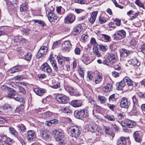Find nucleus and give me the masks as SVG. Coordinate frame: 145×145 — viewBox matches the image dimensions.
<instances>
[{"label": "nucleus", "mask_w": 145, "mask_h": 145, "mask_svg": "<svg viewBox=\"0 0 145 145\" xmlns=\"http://www.w3.org/2000/svg\"><path fill=\"white\" fill-rule=\"evenodd\" d=\"M126 35V32L123 30H117L112 36L114 40H119L124 38Z\"/></svg>", "instance_id": "1"}, {"label": "nucleus", "mask_w": 145, "mask_h": 145, "mask_svg": "<svg viewBox=\"0 0 145 145\" xmlns=\"http://www.w3.org/2000/svg\"><path fill=\"white\" fill-rule=\"evenodd\" d=\"M80 128L77 126H71L69 128V130L71 133V136L75 138H77L79 137L81 131Z\"/></svg>", "instance_id": "2"}, {"label": "nucleus", "mask_w": 145, "mask_h": 145, "mask_svg": "<svg viewBox=\"0 0 145 145\" xmlns=\"http://www.w3.org/2000/svg\"><path fill=\"white\" fill-rule=\"evenodd\" d=\"M56 99L59 103L63 104L67 103L69 100L68 97L63 94L57 95L56 96Z\"/></svg>", "instance_id": "3"}, {"label": "nucleus", "mask_w": 145, "mask_h": 145, "mask_svg": "<svg viewBox=\"0 0 145 145\" xmlns=\"http://www.w3.org/2000/svg\"><path fill=\"white\" fill-rule=\"evenodd\" d=\"M54 137L56 140L58 142H61L64 138L63 132L61 130H55L53 131Z\"/></svg>", "instance_id": "4"}, {"label": "nucleus", "mask_w": 145, "mask_h": 145, "mask_svg": "<svg viewBox=\"0 0 145 145\" xmlns=\"http://www.w3.org/2000/svg\"><path fill=\"white\" fill-rule=\"evenodd\" d=\"M45 9L46 10V14H48V18L50 22L55 21L59 18L56 14L52 13V11L50 10L49 8H46Z\"/></svg>", "instance_id": "5"}, {"label": "nucleus", "mask_w": 145, "mask_h": 145, "mask_svg": "<svg viewBox=\"0 0 145 145\" xmlns=\"http://www.w3.org/2000/svg\"><path fill=\"white\" fill-rule=\"evenodd\" d=\"M50 132L48 130L42 129L40 131V136L44 140L48 141L50 138Z\"/></svg>", "instance_id": "6"}, {"label": "nucleus", "mask_w": 145, "mask_h": 145, "mask_svg": "<svg viewBox=\"0 0 145 145\" xmlns=\"http://www.w3.org/2000/svg\"><path fill=\"white\" fill-rule=\"evenodd\" d=\"M121 124L123 127L127 126L129 128H131L135 126L136 123L133 121L127 119L122 121Z\"/></svg>", "instance_id": "7"}, {"label": "nucleus", "mask_w": 145, "mask_h": 145, "mask_svg": "<svg viewBox=\"0 0 145 145\" xmlns=\"http://www.w3.org/2000/svg\"><path fill=\"white\" fill-rule=\"evenodd\" d=\"M95 58L93 59L90 57L88 54H84L81 57V59L84 63L87 65L91 62Z\"/></svg>", "instance_id": "8"}, {"label": "nucleus", "mask_w": 145, "mask_h": 145, "mask_svg": "<svg viewBox=\"0 0 145 145\" xmlns=\"http://www.w3.org/2000/svg\"><path fill=\"white\" fill-rule=\"evenodd\" d=\"M48 48L46 46H42L37 53V58H39L42 56L46 54L47 52Z\"/></svg>", "instance_id": "9"}, {"label": "nucleus", "mask_w": 145, "mask_h": 145, "mask_svg": "<svg viewBox=\"0 0 145 145\" xmlns=\"http://www.w3.org/2000/svg\"><path fill=\"white\" fill-rule=\"evenodd\" d=\"M75 19V17L72 14H69L65 17L64 22L66 24H70L72 23Z\"/></svg>", "instance_id": "10"}, {"label": "nucleus", "mask_w": 145, "mask_h": 145, "mask_svg": "<svg viewBox=\"0 0 145 145\" xmlns=\"http://www.w3.org/2000/svg\"><path fill=\"white\" fill-rule=\"evenodd\" d=\"M133 137L135 141L138 142H140L142 141V133L140 131H136L134 132Z\"/></svg>", "instance_id": "11"}, {"label": "nucleus", "mask_w": 145, "mask_h": 145, "mask_svg": "<svg viewBox=\"0 0 145 145\" xmlns=\"http://www.w3.org/2000/svg\"><path fill=\"white\" fill-rule=\"evenodd\" d=\"M63 50L64 52H69L70 48L71 47V44L70 42L68 40L64 41L62 44Z\"/></svg>", "instance_id": "12"}, {"label": "nucleus", "mask_w": 145, "mask_h": 145, "mask_svg": "<svg viewBox=\"0 0 145 145\" xmlns=\"http://www.w3.org/2000/svg\"><path fill=\"white\" fill-rule=\"evenodd\" d=\"M65 90L67 91L71 95L78 96L80 95L79 93L77 91H75L72 87L68 86L65 87Z\"/></svg>", "instance_id": "13"}, {"label": "nucleus", "mask_w": 145, "mask_h": 145, "mask_svg": "<svg viewBox=\"0 0 145 145\" xmlns=\"http://www.w3.org/2000/svg\"><path fill=\"white\" fill-rule=\"evenodd\" d=\"M41 69L42 71L48 73H50L52 71L51 67L46 63H45L42 65Z\"/></svg>", "instance_id": "14"}, {"label": "nucleus", "mask_w": 145, "mask_h": 145, "mask_svg": "<svg viewBox=\"0 0 145 145\" xmlns=\"http://www.w3.org/2000/svg\"><path fill=\"white\" fill-rule=\"evenodd\" d=\"M36 137L35 132L33 130H29L27 133V138L28 141H32Z\"/></svg>", "instance_id": "15"}, {"label": "nucleus", "mask_w": 145, "mask_h": 145, "mask_svg": "<svg viewBox=\"0 0 145 145\" xmlns=\"http://www.w3.org/2000/svg\"><path fill=\"white\" fill-rule=\"evenodd\" d=\"M129 64H131L133 66H136L137 67L140 66L141 64L140 61L136 57L131 59L128 61Z\"/></svg>", "instance_id": "16"}, {"label": "nucleus", "mask_w": 145, "mask_h": 145, "mask_svg": "<svg viewBox=\"0 0 145 145\" xmlns=\"http://www.w3.org/2000/svg\"><path fill=\"white\" fill-rule=\"evenodd\" d=\"M107 58L110 63H113L116 61L117 57L116 55L113 53H109L107 56Z\"/></svg>", "instance_id": "17"}, {"label": "nucleus", "mask_w": 145, "mask_h": 145, "mask_svg": "<svg viewBox=\"0 0 145 145\" xmlns=\"http://www.w3.org/2000/svg\"><path fill=\"white\" fill-rule=\"evenodd\" d=\"M129 104L126 98L125 97L122 98L120 102V106L121 107L127 108L129 107Z\"/></svg>", "instance_id": "18"}, {"label": "nucleus", "mask_w": 145, "mask_h": 145, "mask_svg": "<svg viewBox=\"0 0 145 145\" xmlns=\"http://www.w3.org/2000/svg\"><path fill=\"white\" fill-rule=\"evenodd\" d=\"M98 13L97 11H94L91 14V16L89 19V22L91 24H93L95 22Z\"/></svg>", "instance_id": "19"}, {"label": "nucleus", "mask_w": 145, "mask_h": 145, "mask_svg": "<svg viewBox=\"0 0 145 145\" xmlns=\"http://www.w3.org/2000/svg\"><path fill=\"white\" fill-rule=\"evenodd\" d=\"M70 104L74 107H78L82 105V102L80 100H73L71 102Z\"/></svg>", "instance_id": "20"}, {"label": "nucleus", "mask_w": 145, "mask_h": 145, "mask_svg": "<svg viewBox=\"0 0 145 145\" xmlns=\"http://www.w3.org/2000/svg\"><path fill=\"white\" fill-rule=\"evenodd\" d=\"M97 126L96 123L93 122L89 125L88 131L93 133H95L97 131Z\"/></svg>", "instance_id": "21"}, {"label": "nucleus", "mask_w": 145, "mask_h": 145, "mask_svg": "<svg viewBox=\"0 0 145 145\" xmlns=\"http://www.w3.org/2000/svg\"><path fill=\"white\" fill-rule=\"evenodd\" d=\"M112 89V85L111 84H108L106 86L103 87L102 90L103 92L107 93L111 91Z\"/></svg>", "instance_id": "22"}, {"label": "nucleus", "mask_w": 145, "mask_h": 145, "mask_svg": "<svg viewBox=\"0 0 145 145\" xmlns=\"http://www.w3.org/2000/svg\"><path fill=\"white\" fill-rule=\"evenodd\" d=\"M6 138V135L0 134V145H9L8 143H5Z\"/></svg>", "instance_id": "23"}, {"label": "nucleus", "mask_w": 145, "mask_h": 145, "mask_svg": "<svg viewBox=\"0 0 145 145\" xmlns=\"http://www.w3.org/2000/svg\"><path fill=\"white\" fill-rule=\"evenodd\" d=\"M88 105L91 108H93L95 107H100L99 106L96 105V101L91 98H89L88 99Z\"/></svg>", "instance_id": "24"}, {"label": "nucleus", "mask_w": 145, "mask_h": 145, "mask_svg": "<svg viewBox=\"0 0 145 145\" xmlns=\"http://www.w3.org/2000/svg\"><path fill=\"white\" fill-rule=\"evenodd\" d=\"M126 141L125 138L121 137L118 139L117 141V145H126Z\"/></svg>", "instance_id": "25"}, {"label": "nucleus", "mask_w": 145, "mask_h": 145, "mask_svg": "<svg viewBox=\"0 0 145 145\" xmlns=\"http://www.w3.org/2000/svg\"><path fill=\"white\" fill-rule=\"evenodd\" d=\"M123 82L125 84L127 83L128 86H132L133 85V82L130 78L128 76H126L123 79Z\"/></svg>", "instance_id": "26"}, {"label": "nucleus", "mask_w": 145, "mask_h": 145, "mask_svg": "<svg viewBox=\"0 0 145 145\" xmlns=\"http://www.w3.org/2000/svg\"><path fill=\"white\" fill-rule=\"evenodd\" d=\"M33 91L36 94L39 95L41 96L45 92L44 90L41 88H36L34 89Z\"/></svg>", "instance_id": "27"}, {"label": "nucleus", "mask_w": 145, "mask_h": 145, "mask_svg": "<svg viewBox=\"0 0 145 145\" xmlns=\"http://www.w3.org/2000/svg\"><path fill=\"white\" fill-rule=\"evenodd\" d=\"M104 117L109 121H114L116 120L114 116L111 114H105V115H104Z\"/></svg>", "instance_id": "28"}, {"label": "nucleus", "mask_w": 145, "mask_h": 145, "mask_svg": "<svg viewBox=\"0 0 145 145\" xmlns=\"http://www.w3.org/2000/svg\"><path fill=\"white\" fill-rule=\"evenodd\" d=\"M8 97L10 98H13L15 96L16 92L15 90L12 88H10L8 91Z\"/></svg>", "instance_id": "29"}, {"label": "nucleus", "mask_w": 145, "mask_h": 145, "mask_svg": "<svg viewBox=\"0 0 145 145\" xmlns=\"http://www.w3.org/2000/svg\"><path fill=\"white\" fill-rule=\"evenodd\" d=\"M81 110L75 111L74 114V116L77 118L79 119L83 118Z\"/></svg>", "instance_id": "30"}, {"label": "nucleus", "mask_w": 145, "mask_h": 145, "mask_svg": "<svg viewBox=\"0 0 145 145\" xmlns=\"http://www.w3.org/2000/svg\"><path fill=\"white\" fill-rule=\"evenodd\" d=\"M132 99L133 104V109L134 110H135L138 106V100L135 95L133 96L132 97Z\"/></svg>", "instance_id": "31"}, {"label": "nucleus", "mask_w": 145, "mask_h": 145, "mask_svg": "<svg viewBox=\"0 0 145 145\" xmlns=\"http://www.w3.org/2000/svg\"><path fill=\"white\" fill-rule=\"evenodd\" d=\"M125 84L123 82V80L120 82H118L116 84L118 89L119 90H122L124 87L125 86Z\"/></svg>", "instance_id": "32"}, {"label": "nucleus", "mask_w": 145, "mask_h": 145, "mask_svg": "<svg viewBox=\"0 0 145 145\" xmlns=\"http://www.w3.org/2000/svg\"><path fill=\"white\" fill-rule=\"evenodd\" d=\"M103 80V78L101 74L99 72L97 73V76L95 80V82L96 84H98L101 82Z\"/></svg>", "instance_id": "33"}, {"label": "nucleus", "mask_w": 145, "mask_h": 145, "mask_svg": "<svg viewBox=\"0 0 145 145\" xmlns=\"http://www.w3.org/2000/svg\"><path fill=\"white\" fill-rule=\"evenodd\" d=\"M9 130L10 133L14 136L15 137H17L18 133L14 128L11 127H9Z\"/></svg>", "instance_id": "34"}, {"label": "nucleus", "mask_w": 145, "mask_h": 145, "mask_svg": "<svg viewBox=\"0 0 145 145\" xmlns=\"http://www.w3.org/2000/svg\"><path fill=\"white\" fill-rule=\"evenodd\" d=\"M50 62L54 71L57 72L58 71V68L56 64V61L55 60L50 59Z\"/></svg>", "instance_id": "35"}, {"label": "nucleus", "mask_w": 145, "mask_h": 145, "mask_svg": "<svg viewBox=\"0 0 145 145\" xmlns=\"http://www.w3.org/2000/svg\"><path fill=\"white\" fill-rule=\"evenodd\" d=\"M93 52L95 55L98 57H102V55L99 50L98 48L97 47H93Z\"/></svg>", "instance_id": "36"}, {"label": "nucleus", "mask_w": 145, "mask_h": 145, "mask_svg": "<svg viewBox=\"0 0 145 145\" xmlns=\"http://www.w3.org/2000/svg\"><path fill=\"white\" fill-rule=\"evenodd\" d=\"M28 8L27 3H23L20 7V10L21 12H24L27 10Z\"/></svg>", "instance_id": "37"}, {"label": "nucleus", "mask_w": 145, "mask_h": 145, "mask_svg": "<svg viewBox=\"0 0 145 145\" xmlns=\"http://www.w3.org/2000/svg\"><path fill=\"white\" fill-rule=\"evenodd\" d=\"M82 27L80 25H79L78 26L74 27L73 29L74 32H76L75 35L79 34L81 31Z\"/></svg>", "instance_id": "38"}, {"label": "nucleus", "mask_w": 145, "mask_h": 145, "mask_svg": "<svg viewBox=\"0 0 145 145\" xmlns=\"http://www.w3.org/2000/svg\"><path fill=\"white\" fill-rule=\"evenodd\" d=\"M98 100L101 103H105L106 101V99L105 97L99 95L98 96Z\"/></svg>", "instance_id": "39"}, {"label": "nucleus", "mask_w": 145, "mask_h": 145, "mask_svg": "<svg viewBox=\"0 0 145 145\" xmlns=\"http://www.w3.org/2000/svg\"><path fill=\"white\" fill-rule=\"evenodd\" d=\"M95 75V73L92 72L88 71V80L90 81L92 80Z\"/></svg>", "instance_id": "40"}, {"label": "nucleus", "mask_w": 145, "mask_h": 145, "mask_svg": "<svg viewBox=\"0 0 145 145\" xmlns=\"http://www.w3.org/2000/svg\"><path fill=\"white\" fill-rule=\"evenodd\" d=\"M64 112L68 114L71 113L72 112V110L69 107L67 106L65 107H62L61 108Z\"/></svg>", "instance_id": "41"}, {"label": "nucleus", "mask_w": 145, "mask_h": 145, "mask_svg": "<svg viewBox=\"0 0 145 145\" xmlns=\"http://www.w3.org/2000/svg\"><path fill=\"white\" fill-rule=\"evenodd\" d=\"M83 118H85L88 116L89 114L88 113V111L86 109L84 108L82 110H81Z\"/></svg>", "instance_id": "42"}, {"label": "nucleus", "mask_w": 145, "mask_h": 145, "mask_svg": "<svg viewBox=\"0 0 145 145\" xmlns=\"http://www.w3.org/2000/svg\"><path fill=\"white\" fill-rule=\"evenodd\" d=\"M32 56L30 52H28L25 55V59L27 61H30L31 59Z\"/></svg>", "instance_id": "43"}, {"label": "nucleus", "mask_w": 145, "mask_h": 145, "mask_svg": "<svg viewBox=\"0 0 145 145\" xmlns=\"http://www.w3.org/2000/svg\"><path fill=\"white\" fill-rule=\"evenodd\" d=\"M18 91L21 94L25 95L26 93V89L21 86H19V87Z\"/></svg>", "instance_id": "44"}, {"label": "nucleus", "mask_w": 145, "mask_h": 145, "mask_svg": "<svg viewBox=\"0 0 145 145\" xmlns=\"http://www.w3.org/2000/svg\"><path fill=\"white\" fill-rule=\"evenodd\" d=\"M115 94H113L110 95L109 98V100L110 102L113 103L116 101L117 99L115 97Z\"/></svg>", "instance_id": "45"}, {"label": "nucleus", "mask_w": 145, "mask_h": 145, "mask_svg": "<svg viewBox=\"0 0 145 145\" xmlns=\"http://www.w3.org/2000/svg\"><path fill=\"white\" fill-rule=\"evenodd\" d=\"M18 130L20 131L23 132L25 129V126L23 124H20L16 126Z\"/></svg>", "instance_id": "46"}, {"label": "nucleus", "mask_w": 145, "mask_h": 145, "mask_svg": "<svg viewBox=\"0 0 145 145\" xmlns=\"http://www.w3.org/2000/svg\"><path fill=\"white\" fill-rule=\"evenodd\" d=\"M100 49L103 52H105L108 49V47L107 46L104 45L103 44L99 45Z\"/></svg>", "instance_id": "47"}, {"label": "nucleus", "mask_w": 145, "mask_h": 145, "mask_svg": "<svg viewBox=\"0 0 145 145\" xmlns=\"http://www.w3.org/2000/svg\"><path fill=\"white\" fill-rule=\"evenodd\" d=\"M57 60L58 63H59L61 66H63L64 65V62L63 61V59H62V57H61L59 56H58L57 57Z\"/></svg>", "instance_id": "48"}, {"label": "nucleus", "mask_w": 145, "mask_h": 145, "mask_svg": "<svg viewBox=\"0 0 145 145\" xmlns=\"http://www.w3.org/2000/svg\"><path fill=\"white\" fill-rule=\"evenodd\" d=\"M3 109L4 110H11L12 108L10 105L7 104H5L3 106Z\"/></svg>", "instance_id": "49"}, {"label": "nucleus", "mask_w": 145, "mask_h": 145, "mask_svg": "<svg viewBox=\"0 0 145 145\" xmlns=\"http://www.w3.org/2000/svg\"><path fill=\"white\" fill-rule=\"evenodd\" d=\"M140 51L142 52L144 54H145V44L143 43L139 49Z\"/></svg>", "instance_id": "50"}, {"label": "nucleus", "mask_w": 145, "mask_h": 145, "mask_svg": "<svg viewBox=\"0 0 145 145\" xmlns=\"http://www.w3.org/2000/svg\"><path fill=\"white\" fill-rule=\"evenodd\" d=\"M124 117V115L123 113H119L117 115V118L119 120L123 119Z\"/></svg>", "instance_id": "51"}, {"label": "nucleus", "mask_w": 145, "mask_h": 145, "mask_svg": "<svg viewBox=\"0 0 145 145\" xmlns=\"http://www.w3.org/2000/svg\"><path fill=\"white\" fill-rule=\"evenodd\" d=\"M135 3L139 7L144 8L143 4L139 0H136Z\"/></svg>", "instance_id": "52"}, {"label": "nucleus", "mask_w": 145, "mask_h": 145, "mask_svg": "<svg viewBox=\"0 0 145 145\" xmlns=\"http://www.w3.org/2000/svg\"><path fill=\"white\" fill-rule=\"evenodd\" d=\"M27 42V40L25 39L24 38H22L20 41L19 42L20 44L25 45Z\"/></svg>", "instance_id": "53"}, {"label": "nucleus", "mask_w": 145, "mask_h": 145, "mask_svg": "<svg viewBox=\"0 0 145 145\" xmlns=\"http://www.w3.org/2000/svg\"><path fill=\"white\" fill-rule=\"evenodd\" d=\"M137 95L138 97L140 98H145V93L138 91L137 93Z\"/></svg>", "instance_id": "54"}, {"label": "nucleus", "mask_w": 145, "mask_h": 145, "mask_svg": "<svg viewBox=\"0 0 145 145\" xmlns=\"http://www.w3.org/2000/svg\"><path fill=\"white\" fill-rule=\"evenodd\" d=\"M51 88L53 89H57L59 88L60 87V83H57L55 85L53 86H50Z\"/></svg>", "instance_id": "55"}, {"label": "nucleus", "mask_w": 145, "mask_h": 145, "mask_svg": "<svg viewBox=\"0 0 145 145\" xmlns=\"http://www.w3.org/2000/svg\"><path fill=\"white\" fill-rule=\"evenodd\" d=\"M5 30L6 29L3 27L0 28V36L5 34Z\"/></svg>", "instance_id": "56"}, {"label": "nucleus", "mask_w": 145, "mask_h": 145, "mask_svg": "<svg viewBox=\"0 0 145 145\" xmlns=\"http://www.w3.org/2000/svg\"><path fill=\"white\" fill-rule=\"evenodd\" d=\"M44 115L46 118H49L51 117L52 115V113L48 111L44 113Z\"/></svg>", "instance_id": "57"}, {"label": "nucleus", "mask_w": 145, "mask_h": 145, "mask_svg": "<svg viewBox=\"0 0 145 145\" xmlns=\"http://www.w3.org/2000/svg\"><path fill=\"white\" fill-rule=\"evenodd\" d=\"M99 21L101 24L105 23L106 21V20L104 18L101 16L99 17Z\"/></svg>", "instance_id": "58"}, {"label": "nucleus", "mask_w": 145, "mask_h": 145, "mask_svg": "<svg viewBox=\"0 0 145 145\" xmlns=\"http://www.w3.org/2000/svg\"><path fill=\"white\" fill-rule=\"evenodd\" d=\"M10 88L7 87L6 85H3L1 87V89L2 90H5V91H8Z\"/></svg>", "instance_id": "59"}, {"label": "nucleus", "mask_w": 145, "mask_h": 145, "mask_svg": "<svg viewBox=\"0 0 145 145\" xmlns=\"http://www.w3.org/2000/svg\"><path fill=\"white\" fill-rule=\"evenodd\" d=\"M81 50L78 47H76L74 50L75 54L76 55H79L80 54Z\"/></svg>", "instance_id": "60"}, {"label": "nucleus", "mask_w": 145, "mask_h": 145, "mask_svg": "<svg viewBox=\"0 0 145 145\" xmlns=\"http://www.w3.org/2000/svg\"><path fill=\"white\" fill-rule=\"evenodd\" d=\"M114 22H116V24L118 26H119L121 24V20H119L118 18H116L113 20Z\"/></svg>", "instance_id": "61"}, {"label": "nucleus", "mask_w": 145, "mask_h": 145, "mask_svg": "<svg viewBox=\"0 0 145 145\" xmlns=\"http://www.w3.org/2000/svg\"><path fill=\"white\" fill-rule=\"evenodd\" d=\"M22 37L20 36H16L14 37V41L16 42H20Z\"/></svg>", "instance_id": "62"}, {"label": "nucleus", "mask_w": 145, "mask_h": 145, "mask_svg": "<svg viewBox=\"0 0 145 145\" xmlns=\"http://www.w3.org/2000/svg\"><path fill=\"white\" fill-rule=\"evenodd\" d=\"M90 43L92 45H94L95 47H96V45H97L95 39L94 38H92L90 41Z\"/></svg>", "instance_id": "63"}, {"label": "nucleus", "mask_w": 145, "mask_h": 145, "mask_svg": "<svg viewBox=\"0 0 145 145\" xmlns=\"http://www.w3.org/2000/svg\"><path fill=\"white\" fill-rule=\"evenodd\" d=\"M13 98L16 101L19 102L21 101L22 100V99L20 98V96H18L16 97V95L14 96V97H13Z\"/></svg>", "instance_id": "64"}]
</instances>
